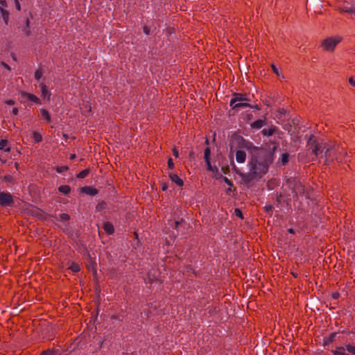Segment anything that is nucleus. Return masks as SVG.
<instances>
[{
    "mask_svg": "<svg viewBox=\"0 0 355 355\" xmlns=\"http://www.w3.org/2000/svg\"><path fill=\"white\" fill-rule=\"evenodd\" d=\"M308 144L311 148L312 153L318 158L324 157L326 162L334 158L336 149L330 146L326 142L312 141V137H311Z\"/></svg>",
    "mask_w": 355,
    "mask_h": 355,
    "instance_id": "obj_1",
    "label": "nucleus"
},
{
    "mask_svg": "<svg viewBox=\"0 0 355 355\" xmlns=\"http://www.w3.org/2000/svg\"><path fill=\"white\" fill-rule=\"evenodd\" d=\"M250 101L249 95L247 94L234 93L230 101V106L232 109L251 107L248 103Z\"/></svg>",
    "mask_w": 355,
    "mask_h": 355,
    "instance_id": "obj_2",
    "label": "nucleus"
},
{
    "mask_svg": "<svg viewBox=\"0 0 355 355\" xmlns=\"http://www.w3.org/2000/svg\"><path fill=\"white\" fill-rule=\"evenodd\" d=\"M341 41L340 36H334L324 39L321 44L323 50L333 51L337 44Z\"/></svg>",
    "mask_w": 355,
    "mask_h": 355,
    "instance_id": "obj_3",
    "label": "nucleus"
},
{
    "mask_svg": "<svg viewBox=\"0 0 355 355\" xmlns=\"http://www.w3.org/2000/svg\"><path fill=\"white\" fill-rule=\"evenodd\" d=\"M268 168L263 163H251L250 173L253 177L261 175L266 173Z\"/></svg>",
    "mask_w": 355,
    "mask_h": 355,
    "instance_id": "obj_4",
    "label": "nucleus"
},
{
    "mask_svg": "<svg viewBox=\"0 0 355 355\" xmlns=\"http://www.w3.org/2000/svg\"><path fill=\"white\" fill-rule=\"evenodd\" d=\"M8 3L6 0H0V13L6 25L8 24L10 12L7 10Z\"/></svg>",
    "mask_w": 355,
    "mask_h": 355,
    "instance_id": "obj_5",
    "label": "nucleus"
},
{
    "mask_svg": "<svg viewBox=\"0 0 355 355\" xmlns=\"http://www.w3.org/2000/svg\"><path fill=\"white\" fill-rule=\"evenodd\" d=\"M12 202V197L8 193L0 192V205L1 206H8Z\"/></svg>",
    "mask_w": 355,
    "mask_h": 355,
    "instance_id": "obj_6",
    "label": "nucleus"
},
{
    "mask_svg": "<svg viewBox=\"0 0 355 355\" xmlns=\"http://www.w3.org/2000/svg\"><path fill=\"white\" fill-rule=\"evenodd\" d=\"M81 191L89 196H96L98 193V190L92 187L85 186L81 188Z\"/></svg>",
    "mask_w": 355,
    "mask_h": 355,
    "instance_id": "obj_7",
    "label": "nucleus"
},
{
    "mask_svg": "<svg viewBox=\"0 0 355 355\" xmlns=\"http://www.w3.org/2000/svg\"><path fill=\"white\" fill-rule=\"evenodd\" d=\"M40 88H41V96L43 98L49 100L51 97V92L49 91L47 86L42 83L40 84Z\"/></svg>",
    "mask_w": 355,
    "mask_h": 355,
    "instance_id": "obj_8",
    "label": "nucleus"
},
{
    "mask_svg": "<svg viewBox=\"0 0 355 355\" xmlns=\"http://www.w3.org/2000/svg\"><path fill=\"white\" fill-rule=\"evenodd\" d=\"M236 160L239 163H244L246 159V153L242 150H239L236 152Z\"/></svg>",
    "mask_w": 355,
    "mask_h": 355,
    "instance_id": "obj_9",
    "label": "nucleus"
},
{
    "mask_svg": "<svg viewBox=\"0 0 355 355\" xmlns=\"http://www.w3.org/2000/svg\"><path fill=\"white\" fill-rule=\"evenodd\" d=\"M22 96L26 97L28 100L33 101L35 103L40 104V100L37 96H36L35 94L27 93V92H23Z\"/></svg>",
    "mask_w": 355,
    "mask_h": 355,
    "instance_id": "obj_10",
    "label": "nucleus"
},
{
    "mask_svg": "<svg viewBox=\"0 0 355 355\" xmlns=\"http://www.w3.org/2000/svg\"><path fill=\"white\" fill-rule=\"evenodd\" d=\"M170 179L177 185L182 187L184 184L183 180L175 173L169 174Z\"/></svg>",
    "mask_w": 355,
    "mask_h": 355,
    "instance_id": "obj_11",
    "label": "nucleus"
},
{
    "mask_svg": "<svg viewBox=\"0 0 355 355\" xmlns=\"http://www.w3.org/2000/svg\"><path fill=\"white\" fill-rule=\"evenodd\" d=\"M0 150L6 153H9L10 151V148L8 146V141L7 139H0Z\"/></svg>",
    "mask_w": 355,
    "mask_h": 355,
    "instance_id": "obj_12",
    "label": "nucleus"
},
{
    "mask_svg": "<svg viewBox=\"0 0 355 355\" xmlns=\"http://www.w3.org/2000/svg\"><path fill=\"white\" fill-rule=\"evenodd\" d=\"M265 125V120L258 119L251 124V127L255 129H260Z\"/></svg>",
    "mask_w": 355,
    "mask_h": 355,
    "instance_id": "obj_13",
    "label": "nucleus"
},
{
    "mask_svg": "<svg viewBox=\"0 0 355 355\" xmlns=\"http://www.w3.org/2000/svg\"><path fill=\"white\" fill-rule=\"evenodd\" d=\"M103 229L106 233L108 234H112L114 233V229L112 223L107 222L103 225Z\"/></svg>",
    "mask_w": 355,
    "mask_h": 355,
    "instance_id": "obj_14",
    "label": "nucleus"
},
{
    "mask_svg": "<svg viewBox=\"0 0 355 355\" xmlns=\"http://www.w3.org/2000/svg\"><path fill=\"white\" fill-rule=\"evenodd\" d=\"M32 137H33V140L35 141V142H36V143L41 142L42 140V134H40V132H36V131L33 132Z\"/></svg>",
    "mask_w": 355,
    "mask_h": 355,
    "instance_id": "obj_15",
    "label": "nucleus"
},
{
    "mask_svg": "<svg viewBox=\"0 0 355 355\" xmlns=\"http://www.w3.org/2000/svg\"><path fill=\"white\" fill-rule=\"evenodd\" d=\"M40 112H41V114L44 117V119H45L47 122H49V123L51 122V116H50L49 112L45 109H42L40 110Z\"/></svg>",
    "mask_w": 355,
    "mask_h": 355,
    "instance_id": "obj_16",
    "label": "nucleus"
},
{
    "mask_svg": "<svg viewBox=\"0 0 355 355\" xmlns=\"http://www.w3.org/2000/svg\"><path fill=\"white\" fill-rule=\"evenodd\" d=\"M334 355H349L345 353V348H344V347H337L334 350Z\"/></svg>",
    "mask_w": 355,
    "mask_h": 355,
    "instance_id": "obj_17",
    "label": "nucleus"
},
{
    "mask_svg": "<svg viewBox=\"0 0 355 355\" xmlns=\"http://www.w3.org/2000/svg\"><path fill=\"white\" fill-rule=\"evenodd\" d=\"M80 110H82V112L83 114H86L87 113H89L91 112L92 107H91L90 104H86V105H83V106H81Z\"/></svg>",
    "mask_w": 355,
    "mask_h": 355,
    "instance_id": "obj_18",
    "label": "nucleus"
},
{
    "mask_svg": "<svg viewBox=\"0 0 355 355\" xmlns=\"http://www.w3.org/2000/svg\"><path fill=\"white\" fill-rule=\"evenodd\" d=\"M58 190L64 193V194H67L70 192L71 189H70V187L67 185H62L60 186L59 188H58Z\"/></svg>",
    "mask_w": 355,
    "mask_h": 355,
    "instance_id": "obj_19",
    "label": "nucleus"
},
{
    "mask_svg": "<svg viewBox=\"0 0 355 355\" xmlns=\"http://www.w3.org/2000/svg\"><path fill=\"white\" fill-rule=\"evenodd\" d=\"M275 133V128H268V129H263L262 130V134L266 136H271Z\"/></svg>",
    "mask_w": 355,
    "mask_h": 355,
    "instance_id": "obj_20",
    "label": "nucleus"
},
{
    "mask_svg": "<svg viewBox=\"0 0 355 355\" xmlns=\"http://www.w3.org/2000/svg\"><path fill=\"white\" fill-rule=\"evenodd\" d=\"M89 173V169H85V170L80 171L78 174H77L76 177L78 178H85V177H87Z\"/></svg>",
    "mask_w": 355,
    "mask_h": 355,
    "instance_id": "obj_21",
    "label": "nucleus"
},
{
    "mask_svg": "<svg viewBox=\"0 0 355 355\" xmlns=\"http://www.w3.org/2000/svg\"><path fill=\"white\" fill-rule=\"evenodd\" d=\"M69 268L74 272H78L80 270V266L77 263H72Z\"/></svg>",
    "mask_w": 355,
    "mask_h": 355,
    "instance_id": "obj_22",
    "label": "nucleus"
},
{
    "mask_svg": "<svg viewBox=\"0 0 355 355\" xmlns=\"http://www.w3.org/2000/svg\"><path fill=\"white\" fill-rule=\"evenodd\" d=\"M205 162H206L207 168L208 171H212V172H217V171H218L217 168L216 167H213L211 165L210 160L205 161Z\"/></svg>",
    "mask_w": 355,
    "mask_h": 355,
    "instance_id": "obj_23",
    "label": "nucleus"
},
{
    "mask_svg": "<svg viewBox=\"0 0 355 355\" xmlns=\"http://www.w3.org/2000/svg\"><path fill=\"white\" fill-rule=\"evenodd\" d=\"M211 150L209 148L205 150L204 158L205 161L210 160Z\"/></svg>",
    "mask_w": 355,
    "mask_h": 355,
    "instance_id": "obj_24",
    "label": "nucleus"
},
{
    "mask_svg": "<svg viewBox=\"0 0 355 355\" xmlns=\"http://www.w3.org/2000/svg\"><path fill=\"white\" fill-rule=\"evenodd\" d=\"M43 76V72L41 69H38L35 72V78L39 80Z\"/></svg>",
    "mask_w": 355,
    "mask_h": 355,
    "instance_id": "obj_25",
    "label": "nucleus"
},
{
    "mask_svg": "<svg viewBox=\"0 0 355 355\" xmlns=\"http://www.w3.org/2000/svg\"><path fill=\"white\" fill-rule=\"evenodd\" d=\"M346 350L349 352V353H351L352 354H354L355 355V346H353V345H347L346 346Z\"/></svg>",
    "mask_w": 355,
    "mask_h": 355,
    "instance_id": "obj_26",
    "label": "nucleus"
},
{
    "mask_svg": "<svg viewBox=\"0 0 355 355\" xmlns=\"http://www.w3.org/2000/svg\"><path fill=\"white\" fill-rule=\"evenodd\" d=\"M68 170V167L63 166H59L56 168V171L59 173H63L64 171H67Z\"/></svg>",
    "mask_w": 355,
    "mask_h": 355,
    "instance_id": "obj_27",
    "label": "nucleus"
},
{
    "mask_svg": "<svg viewBox=\"0 0 355 355\" xmlns=\"http://www.w3.org/2000/svg\"><path fill=\"white\" fill-rule=\"evenodd\" d=\"M288 154H286V153L282 154V162L283 164H286L288 162Z\"/></svg>",
    "mask_w": 355,
    "mask_h": 355,
    "instance_id": "obj_28",
    "label": "nucleus"
},
{
    "mask_svg": "<svg viewBox=\"0 0 355 355\" xmlns=\"http://www.w3.org/2000/svg\"><path fill=\"white\" fill-rule=\"evenodd\" d=\"M60 218L62 221H66V220H68L69 219V216L68 214H61L60 215Z\"/></svg>",
    "mask_w": 355,
    "mask_h": 355,
    "instance_id": "obj_29",
    "label": "nucleus"
},
{
    "mask_svg": "<svg viewBox=\"0 0 355 355\" xmlns=\"http://www.w3.org/2000/svg\"><path fill=\"white\" fill-rule=\"evenodd\" d=\"M14 3H15V7H16V9L18 11H20L21 8V4L19 3V0H14Z\"/></svg>",
    "mask_w": 355,
    "mask_h": 355,
    "instance_id": "obj_30",
    "label": "nucleus"
},
{
    "mask_svg": "<svg viewBox=\"0 0 355 355\" xmlns=\"http://www.w3.org/2000/svg\"><path fill=\"white\" fill-rule=\"evenodd\" d=\"M168 166L170 168H174V164L171 158H169L168 160Z\"/></svg>",
    "mask_w": 355,
    "mask_h": 355,
    "instance_id": "obj_31",
    "label": "nucleus"
},
{
    "mask_svg": "<svg viewBox=\"0 0 355 355\" xmlns=\"http://www.w3.org/2000/svg\"><path fill=\"white\" fill-rule=\"evenodd\" d=\"M234 212L236 216L242 218V212L240 209H236Z\"/></svg>",
    "mask_w": 355,
    "mask_h": 355,
    "instance_id": "obj_32",
    "label": "nucleus"
},
{
    "mask_svg": "<svg viewBox=\"0 0 355 355\" xmlns=\"http://www.w3.org/2000/svg\"><path fill=\"white\" fill-rule=\"evenodd\" d=\"M349 82L352 86L355 87V77H350Z\"/></svg>",
    "mask_w": 355,
    "mask_h": 355,
    "instance_id": "obj_33",
    "label": "nucleus"
},
{
    "mask_svg": "<svg viewBox=\"0 0 355 355\" xmlns=\"http://www.w3.org/2000/svg\"><path fill=\"white\" fill-rule=\"evenodd\" d=\"M6 103L7 105H15V101H13V100H7V101H6Z\"/></svg>",
    "mask_w": 355,
    "mask_h": 355,
    "instance_id": "obj_34",
    "label": "nucleus"
},
{
    "mask_svg": "<svg viewBox=\"0 0 355 355\" xmlns=\"http://www.w3.org/2000/svg\"><path fill=\"white\" fill-rule=\"evenodd\" d=\"M173 154L175 157H178V151L175 148H174L173 150Z\"/></svg>",
    "mask_w": 355,
    "mask_h": 355,
    "instance_id": "obj_35",
    "label": "nucleus"
},
{
    "mask_svg": "<svg viewBox=\"0 0 355 355\" xmlns=\"http://www.w3.org/2000/svg\"><path fill=\"white\" fill-rule=\"evenodd\" d=\"M272 68L273 71H274L277 75H279L277 68L275 65H272Z\"/></svg>",
    "mask_w": 355,
    "mask_h": 355,
    "instance_id": "obj_36",
    "label": "nucleus"
},
{
    "mask_svg": "<svg viewBox=\"0 0 355 355\" xmlns=\"http://www.w3.org/2000/svg\"><path fill=\"white\" fill-rule=\"evenodd\" d=\"M12 113L14 115H17L18 114V109L17 107H14L12 110Z\"/></svg>",
    "mask_w": 355,
    "mask_h": 355,
    "instance_id": "obj_37",
    "label": "nucleus"
},
{
    "mask_svg": "<svg viewBox=\"0 0 355 355\" xmlns=\"http://www.w3.org/2000/svg\"><path fill=\"white\" fill-rule=\"evenodd\" d=\"M2 65L3 66V67H5L8 70H10L11 69L10 67L8 64H7L6 63H5V62H3Z\"/></svg>",
    "mask_w": 355,
    "mask_h": 355,
    "instance_id": "obj_38",
    "label": "nucleus"
},
{
    "mask_svg": "<svg viewBox=\"0 0 355 355\" xmlns=\"http://www.w3.org/2000/svg\"><path fill=\"white\" fill-rule=\"evenodd\" d=\"M42 355H51V353L49 351L43 352Z\"/></svg>",
    "mask_w": 355,
    "mask_h": 355,
    "instance_id": "obj_39",
    "label": "nucleus"
},
{
    "mask_svg": "<svg viewBox=\"0 0 355 355\" xmlns=\"http://www.w3.org/2000/svg\"><path fill=\"white\" fill-rule=\"evenodd\" d=\"M155 279V276H153L152 277H149V282H153Z\"/></svg>",
    "mask_w": 355,
    "mask_h": 355,
    "instance_id": "obj_40",
    "label": "nucleus"
},
{
    "mask_svg": "<svg viewBox=\"0 0 355 355\" xmlns=\"http://www.w3.org/2000/svg\"><path fill=\"white\" fill-rule=\"evenodd\" d=\"M30 24H31L30 20L27 19L26 21V25L27 28H29Z\"/></svg>",
    "mask_w": 355,
    "mask_h": 355,
    "instance_id": "obj_41",
    "label": "nucleus"
},
{
    "mask_svg": "<svg viewBox=\"0 0 355 355\" xmlns=\"http://www.w3.org/2000/svg\"><path fill=\"white\" fill-rule=\"evenodd\" d=\"M333 297H334V299L338 298V293H334V294H333Z\"/></svg>",
    "mask_w": 355,
    "mask_h": 355,
    "instance_id": "obj_42",
    "label": "nucleus"
},
{
    "mask_svg": "<svg viewBox=\"0 0 355 355\" xmlns=\"http://www.w3.org/2000/svg\"><path fill=\"white\" fill-rule=\"evenodd\" d=\"M75 157H76V155H75V154H72V155H71V156H70V159H75Z\"/></svg>",
    "mask_w": 355,
    "mask_h": 355,
    "instance_id": "obj_43",
    "label": "nucleus"
},
{
    "mask_svg": "<svg viewBox=\"0 0 355 355\" xmlns=\"http://www.w3.org/2000/svg\"><path fill=\"white\" fill-rule=\"evenodd\" d=\"M225 182H226V183H227L228 184H231L230 181L227 178H225Z\"/></svg>",
    "mask_w": 355,
    "mask_h": 355,
    "instance_id": "obj_44",
    "label": "nucleus"
},
{
    "mask_svg": "<svg viewBox=\"0 0 355 355\" xmlns=\"http://www.w3.org/2000/svg\"><path fill=\"white\" fill-rule=\"evenodd\" d=\"M166 189H167L166 185H163V187H162V189H163L164 191H165Z\"/></svg>",
    "mask_w": 355,
    "mask_h": 355,
    "instance_id": "obj_45",
    "label": "nucleus"
},
{
    "mask_svg": "<svg viewBox=\"0 0 355 355\" xmlns=\"http://www.w3.org/2000/svg\"><path fill=\"white\" fill-rule=\"evenodd\" d=\"M25 33L27 35H30V31L28 30L26 31Z\"/></svg>",
    "mask_w": 355,
    "mask_h": 355,
    "instance_id": "obj_46",
    "label": "nucleus"
},
{
    "mask_svg": "<svg viewBox=\"0 0 355 355\" xmlns=\"http://www.w3.org/2000/svg\"><path fill=\"white\" fill-rule=\"evenodd\" d=\"M290 233L293 234V229H288V230Z\"/></svg>",
    "mask_w": 355,
    "mask_h": 355,
    "instance_id": "obj_47",
    "label": "nucleus"
},
{
    "mask_svg": "<svg viewBox=\"0 0 355 355\" xmlns=\"http://www.w3.org/2000/svg\"><path fill=\"white\" fill-rule=\"evenodd\" d=\"M250 107L256 108L257 110H259V107L257 105H255L254 107L251 106Z\"/></svg>",
    "mask_w": 355,
    "mask_h": 355,
    "instance_id": "obj_48",
    "label": "nucleus"
},
{
    "mask_svg": "<svg viewBox=\"0 0 355 355\" xmlns=\"http://www.w3.org/2000/svg\"><path fill=\"white\" fill-rule=\"evenodd\" d=\"M89 268H91V269H94V266L92 264H91L89 266H88Z\"/></svg>",
    "mask_w": 355,
    "mask_h": 355,
    "instance_id": "obj_49",
    "label": "nucleus"
},
{
    "mask_svg": "<svg viewBox=\"0 0 355 355\" xmlns=\"http://www.w3.org/2000/svg\"><path fill=\"white\" fill-rule=\"evenodd\" d=\"M248 144H249V143H247V144L245 145V146L246 148H248V147H249V146H248Z\"/></svg>",
    "mask_w": 355,
    "mask_h": 355,
    "instance_id": "obj_50",
    "label": "nucleus"
},
{
    "mask_svg": "<svg viewBox=\"0 0 355 355\" xmlns=\"http://www.w3.org/2000/svg\"><path fill=\"white\" fill-rule=\"evenodd\" d=\"M144 31H145V33H146V34H148V32H147L146 28H145V29H144Z\"/></svg>",
    "mask_w": 355,
    "mask_h": 355,
    "instance_id": "obj_51",
    "label": "nucleus"
},
{
    "mask_svg": "<svg viewBox=\"0 0 355 355\" xmlns=\"http://www.w3.org/2000/svg\"><path fill=\"white\" fill-rule=\"evenodd\" d=\"M1 161H2L1 159H0Z\"/></svg>",
    "mask_w": 355,
    "mask_h": 355,
    "instance_id": "obj_52",
    "label": "nucleus"
}]
</instances>
